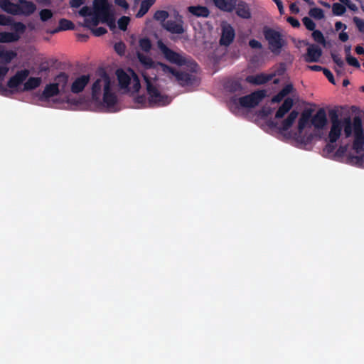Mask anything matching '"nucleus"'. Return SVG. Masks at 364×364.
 I'll use <instances>...</instances> for the list:
<instances>
[{
	"mask_svg": "<svg viewBox=\"0 0 364 364\" xmlns=\"http://www.w3.org/2000/svg\"><path fill=\"white\" fill-rule=\"evenodd\" d=\"M311 112L309 111L304 112L298 122V132L299 134L302 133L304 128L306 127L311 119Z\"/></svg>",
	"mask_w": 364,
	"mask_h": 364,
	"instance_id": "26",
	"label": "nucleus"
},
{
	"mask_svg": "<svg viewBox=\"0 0 364 364\" xmlns=\"http://www.w3.org/2000/svg\"><path fill=\"white\" fill-rule=\"evenodd\" d=\"M161 65L164 68V71L168 72L176 77V80L181 86L193 85L198 82L197 77L194 73L197 72L198 65L194 61L191 62V68L192 72L190 73L183 71H178L175 68H173L166 65Z\"/></svg>",
	"mask_w": 364,
	"mask_h": 364,
	"instance_id": "2",
	"label": "nucleus"
},
{
	"mask_svg": "<svg viewBox=\"0 0 364 364\" xmlns=\"http://www.w3.org/2000/svg\"><path fill=\"white\" fill-rule=\"evenodd\" d=\"M311 124L316 129H323L326 123V114L323 109H319L311 119Z\"/></svg>",
	"mask_w": 364,
	"mask_h": 364,
	"instance_id": "14",
	"label": "nucleus"
},
{
	"mask_svg": "<svg viewBox=\"0 0 364 364\" xmlns=\"http://www.w3.org/2000/svg\"><path fill=\"white\" fill-rule=\"evenodd\" d=\"M322 55V50L315 44H311L307 48L305 60L309 63L318 62Z\"/></svg>",
	"mask_w": 364,
	"mask_h": 364,
	"instance_id": "13",
	"label": "nucleus"
},
{
	"mask_svg": "<svg viewBox=\"0 0 364 364\" xmlns=\"http://www.w3.org/2000/svg\"><path fill=\"white\" fill-rule=\"evenodd\" d=\"M30 72L28 69L18 70L7 82V86L15 89L21 85L28 77Z\"/></svg>",
	"mask_w": 364,
	"mask_h": 364,
	"instance_id": "9",
	"label": "nucleus"
},
{
	"mask_svg": "<svg viewBox=\"0 0 364 364\" xmlns=\"http://www.w3.org/2000/svg\"><path fill=\"white\" fill-rule=\"evenodd\" d=\"M235 36V30L230 25L228 24L223 26L220 44L225 46H230L233 41Z\"/></svg>",
	"mask_w": 364,
	"mask_h": 364,
	"instance_id": "10",
	"label": "nucleus"
},
{
	"mask_svg": "<svg viewBox=\"0 0 364 364\" xmlns=\"http://www.w3.org/2000/svg\"><path fill=\"white\" fill-rule=\"evenodd\" d=\"M342 128V124H336V123H333V124H331L328 134L329 142L336 143L338 141L341 136Z\"/></svg>",
	"mask_w": 364,
	"mask_h": 364,
	"instance_id": "21",
	"label": "nucleus"
},
{
	"mask_svg": "<svg viewBox=\"0 0 364 364\" xmlns=\"http://www.w3.org/2000/svg\"><path fill=\"white\" fill-rule=\"evenodd\" d=\"M332 11L334 15L341 16L346 12V7L342 4L335 3L333 4Z\"/></svg>",
	"mask_w": 364,
	"mask_h": 364,
	"instance_id": "41",
	"label": "nucleus"
},
{
	"mask_svg": "<svg viewBox=\"0 0 364 364\" xmlns=\"http://www.w3.org/2000/svg\"><path fill=\"white\" fill-rule=\"evenodd\" d=\"M85 0H70V4L73 8H79L85 3Z\"/></svg>",
	"mask_w": 364,
	"mask_h": 364,
	"instance_id": "57",
	"label": "nucleus"
},
{
	"mask_svg": "<svg viewBox=\"0 0 364 364\" xmlns=\"http://www.w3.org/2000/svg\"><path fill=\"white\" fill-rule=\"evenodd\" d=\"M346 60H347L348 63L352 66H354L355 68H360V66L358 60L351 55L346 56Z\"/></svg>",
	"mask_w": 364,
	"mask_h": 364,
	"instance_id": "53",
	"label": "nucleus"
},
{
	"mask_svg": "<svg viewBox=\"0 0 364 364\" xmlns=\"http://www.w3.org/2000/svg\"><path fill=\"white\" fill-rule=\"evenodd\" d=\"M116 75L119 82V85L122 89H127V91H130L129 85L130 84V77L129 75L122 69H117L116 71Z\"/></svg>",
	"mask_w": 364,
	"mask_h": 364,
	"instance_id": "16",
	"label": "nucleus"
},
{
	"mask_svg": "<svg viewBox=\"0 0 364 364\" xmlns=\"http://www.w3.org/2000/svg\"><path fill=\"white\" fill-rule=\"evenodd\" d=\"M225 91H242L241 81L235 78H226L223 80Z\"/></svg>",
	"mask_w": 364,
	"mask_h": 364,
	"instance_id": "15",
	"label": "nucleus"
},
{
	"mask_svg": "<svg viewBox=\"0 0 364 364\" xmlns=\"http://www.w3.org/2000/svg\"><path fill=\"white\" fill-rule=\"evenodd\" d=\"M158 46L165 58L170 63L178 65H184L188 63L187 60L184 57L168 48L161 41H159Z\"/></svg>",
	"mask_w": 364,
	"mask_h": 364,
	"instance_id": "5",
	"label": "nucleus"
},
{
	"mask_svg": "<svg viewBox=\"0 0 364 364\" xmlns=\"http://www.w3.org/2000/svg\"><path fill=\"white\" fill-rule=\"evenodd\" d=\"M335 149L336 145L334 144V143L329 142L325 146L323 149V152L326 153L327 154H331L334 152Z\"/></svg>",
	"mask_w": 364,
	"mask_h": 364,
	"instance_id": "51",
	"label": "nucleus"
},
{
	"mask_svg": "<svg viewBox=\"0 0 364 364\" xmlns=\"http://www.w3.org/2000/svg\"><path fill=\"white\" fill-rule=\"evenodd\" d=\"M264 50H252V67L259 66L264 63Z\"/></svg>",
	"mask_w": 364,
	"mask_h": 364,
	"instance_id": "29",
	"label": "nucleus"
},
{
	"mask_svg": "<svg viewBox=\"0 0 364 364\" xmlns=\"http://www.w3.org/2000/svg\"><path fill=\"white\" fill-rule=\"evenodd\" d=\"M275 76L274 73L266 74L261 73L259 75H256L255 76H252V84L255 85H261L264 84L269 80H272L273 77Z\"/></svg>",
	"mask_w": 364,
	"mask_h": 364,
	"instance_id": "25",
	"label": "nucleus"
},
{
	"mask_svg": "<svg viewBox=\"0 0 364 364\" xmlns=\"http://www.w3.org/2000/svg\"><path fill=\"white\" fill-rule=\"evenodd\" d=\"M100 19V15H97L95 11H94V16L91 18H85L84 26L90 28H93L99 24Z\"/></svg>",
	"mask_w": 364,
	"mask_h": 364,
	"instance_id": "31",
	"label": "nucleus"
},
{
	"mask_svg": "<svg viewBox=\"0 0 364 364\" xmlns=\"http://www.w3.org/2000/svg\"><path fill=\"white\" fill-rule=\"evenodd\" d=\"M342 125L346 138L350 137L353 132V149L356 154L363 152L364 151V132L361 118L355 116L353 121L349 117L345 118Z\"/></svg>",
	"mask_w": 364,
	"mask_h": 364,
	"instance_id": "1",
	"label": "nucleus"
},
{
	"mask_svg": "<svg viewBox=\"0 0 364 364\" xmlns=\"http://www.w3.org/2000/svg\"><path fill=\"white\" fill-rule=\"evenodd\" d=\"M17 56V53L14 50H7L1 46L0 53V61L4 63H10Z\"/></svg>",
	"mask_w": 364,
	"mask_h": 364,
	"instance_id": "24",
	"label": "nucleus"
},
{
	"mask_svg": "<svg viewBox=\"0 0 364 364\" xmlns=\"http://www.w3.org/2000/svg\"><path fill=\"white\" fill-rule=\"evenodd\" d=\"M97 15H100L101 22L107 23L110 30L112 31L116 28L115 19L113 14L110 13L109 9L100 12Z\"/></svg>",
	"mask_w": 364,
	"mask_h": 364,
	"instance_id": "19",
	"label": "nucleus"
},
{
	"mask_svg": "<svg viewBox=\"0 0 364 364\" xmlns=\"http://www.w3.org/2000/svg\"><path fill=\"white\" fill-rule=\"evenodd\" d=\"M130 18L128 16H123L119 18L117 23L120 30L125 31L127 29V26L129 23Z\"/></svg>",
	"mask_w": 364,
	"mask_h": 364,
	"instance_id": "39",
	"label": "nucleus"
},
{
	"mask_svg": "<svg viewBox=\"0 0 364 364\" xmlns=\"http://www.w3.org/2000/svg\"><path fill=\"white\" fill-rule=\"evenodd\" d=\"M16 23L12 17L0 14V26H13Z\"/></svg>",
	"mask_w": 364,
	"mask_h": 364,
	"instance_id": "36",
	"label": "nucleus"
},
{
	"mask_svg": "<svg viewBox=\"0 0 364 364\" xmlns=\"http://www.w3.org/2000/svg\"><path fill=\"white\" fill-rule=\"evenodd\" d=\"M137 58L139 62L146 68H151L153 66L154 61L150 57L138 52Z\"/></svg>",
	"mask_w": 364,
	"mask_h": 364,
	"instance_id": "32",
	"label": "nucleus"
},
{
	"mask_svg": "<svg viewBox=\"0 0 364 364\" xmlns=\"http://www.w3.org/2000/svg\"><path fill=\"white\" fill-rule=\"evenodd\" d=\"M188 11L197 17L207 18L210 15L209 9L203 6H190L188 7Z\"/></svg>",
	"mask_w": 364,
	"mask_h": 364,
	"instance_id": "18",
	"label": "nucleus"
},
{
	"mask_svg": "<svg viewBox=\"0 0 364 364\" xmlns=\"http://www.w3.org/2000/svg\"><path fill=\"white\" fill-rule=\"evenodd\" d=\"M8 71L9 68L6 66H0V84L4 80Z\"/></svg>",
	"mask_w": 364,
	"mask_h": 364,
	"instance_id": "56",
	"label": "nucleus"
},
{
	"mask_svg": "<svg viewBox=\"0 0 364 364\" xmlns=\"http://www.w3.org/2000/svg\"><path fill=\"white\" fill-rule=\"evenodd\" d=\"M353 21L360 32L364 33V21L358 17H354Z\"/></svg>",
	"mask_w": 364,
	"mask_h": 364,
	"instance_id": "49",
	"label": "nucleus"
},
{
	"mask_svg": "<svg viewBox=\"0 0 364 364\" xmlns=\"http://www.w3.org/2000/svg\"><path fill=\"white\" fill-rule=\"evenodd\" d=\"M267 92H252V107L257 105V100L267 96Z\"/></svg>",
	"mask_w": 364,
	"mask_h": 364,
	"instance_id": "44",
	"label": "nucleus"
},
{
	"mask_svg": "<svg viewBox=\"0 0 364 364\" xmlns=\"http://www.w3.org/2000/svg\"><path fill=\"white\" fill-rule=\"evenodd\" d=\"M363 152H361V153H359L358 154H360V155H358V156H353V155H350L348 156V160L350 161V163L351 164H357V165H361L363 162V160H364V154H363Z\"/></svg>",
	"mask_w": 364,
	"mask_h": 364,
	"instance_id": "42",
	"label": "nucleus"
},
{
	"mask_svg": "<svg viewBox=\"0 0 364 364\" xmlns=\"http://www.w3.org/2000/svg\"><path fill=\"white\" fill-rule=\"evenodd\" d=\"M102 86V91H112L111 79L109 75L105 71H103L102 73L100 78L97 79L93 82L90 91H102L101 88Z\"/></svg>",
	"mask_w": 364,
	"mask_h": 364,
	"instance_id": "8",
	"label": "nucleus"
},
{
	"mask_svg": "<svg viewBox=\"0 0 364 364\" xmlns=\"http://www.w3.org/2000/svg\"><path fill=\"white\" fill-rule=\"evenodd\" d=\"M287 21L293 26V27H295V28H297L300 26V23L299 21L293 18V17H289L287 18Z\"/></svg>",
	"mask_w": 364,
	"mask_h": 364,
	"instance_id": "60",
	"label": "nucleus"
},
{
	"mask_svg": "<svg viewBox=\"0 0 364 364\" xmlns=\"http://www.w3.org/2000/svg\"><path fill=\"white\" fill-rule=\"evenodd\" d=\"M312 37L317 43H321L323 46H326V42L325 38L320 31L314 29L312 33Z\"/></svg>",
	"mask_w": 364,
	"mask_h": 364,
	"instance_id": "34",
	"label": "nucleus"
},
{
	"mask_svg": "<svg viewBox=\"0 0 364 364\" xmlns=\"http://www.w3.org/2000/svg\"><path fill=\"white\" fill-rule=\"evenodd\" d=\"M90 81V75H81L77 77L71 84L70 91H84L85 87Z\"/></svg>",
	"mask_w": 364,
	"mask_h": 364,
	"instance_id": "11",
	"label": "nucleus"
},
{
	"mask_svg": "<svg viewBox=\"0 0 364 364\" xmlns=\"http://www.w3.org/2000/svg\"><path fill=\"white\" fill-rule=\"evenodd\" d=\"M114 50L119 55L124 54L125 50L124 43L122 42L115 43Z\"/></svg>",
	"mask_w": 364,
	"mask_h": 364,
	"instance_id": "52",
	"label": "nucleus"
},
{
	"mask_svg": "<svg viewBox=\"0 0 364 364\" xmlns=\"http://www.w3.org/2000/svg\"><path fill=\"white\" fill-rule=\"evenodd\" d=\"M11 27L13 32H0L1 43H10L18 41L21 35H23L26 30V25L22 22L14 23V26Z\"/></svg>",
	"mask_w": 364,
	"mask_h": 364,
	"instance_id": "4",
	"label": "nucleus"
},
{
	"mask_svg": "<svg viewBox=\"0 0 364 364\" xmlns=\"http://www.w3.org/2000/svg\"><path fill=\"white\" fill-rule=\"evenodd\" d=\"M323 74L326 75V77L328 79V80L332 82L333 84H335V82H334V78H333V74L331 73V72L330 70H328V69H326L324 68L323 70Z\"/></svg>",
	"mask_w": 364,
	"mask_h": 364,
	"instance_id": "59",
	"label": "nucleus"
},
{
	"mask_svg": "<svg viewBox=\"0 0 364 364\" xmlns=\"http://www.w3.org/2000/svg\"><path fill=\"white\" fill-rule=\"evenodd\" d=\"M309 15L316 19H322L324 18L323 11L319 8H313L309 11Z\"/></svg>",
	"mask_w": 364,
	"mask_h": 364,
	"instance_id": "40",
	"label": "nucleus"
},
{
	"mask_svg": "<svg viewBox=\"0 0 364 364\" xmlns=\"http://www.w3.org/2000/svg\"><path fill=\"white\" fill-rule=\"evenodd\" d=\"M69 75L60 72L54 77L53 82L47 85L43 91H65L68 87Z\"/></svg>",
	"mask_w": 364,
	"mask_h": 364,
	"instance_id": "7",
	"label": "nucleus"
},
{
	"mask_svg": "<svg viewBox=\"0 0 364 364\" xmlns=\"http://www.w3.org/2000/svg\"><path fill=\"white\" fill-rule=\"evenodd\" d=\"M214 5L219 9L230 12L233 10V4L227 0H212Z\"/></svg>",
	"mask_w": 364,
	"mask_h": 364,
	"instance_id": "27",
	"label": "nucleus"
},
{
	"mask_svg": "<svg viewBox=\"0 0 364 364\" xmlns=\"http://www.w3.org/2000/svg\"><path fill=\"white\" fill-rule=\"evenodd\" d=\"M75 28L74 23L66 18H61L59 21L58 26L50 33L54 34L62 31L73 30Z\"/></svg>",
	"mask_w": 364,
	"mask_h": 364,
	"instance_id": "23",
	"label": "nucleus"
},
{
	"mask_svg": "<svg viewBox=\"0 0 364 364\" xmlns=\"http://www.w3.org/2000/svg\"><path fill=\"white\" fill-rule=\"evenodd\" d=\"M329 116L331 124H333V123H336V124H342L341 121L338 119V116L336 110H331L329 112Z\"/></svg>",
	"mask_w": 364,
	"mask_h": 364,
	"instance_id": "47",
	"label": "nucleus"
},
{
	"mask_svg": "<svg viewBox=\"0 0 364 364\" xmlns=\"http://www.w3.org/2000/svg\"><path fill=\"white\" fill-rule=\"evenodd\" d=\"M151 4H149V2H148L146 0H143L141 2L139 10L138 11V12L136 15V17L141 18V17L144 16L148 12V11L151 8Z\"/></svg>",
	"mask_w": 364,
	"mask_h": 364,
	"instance_id": "33",
	"label": "nucleus"
},
{
	"mask_svg": "<svg viewBox=\"0 0 364 364\" xmlns=\"http://www.w3.org/2000/svg\"><path fill=\"white\" fill-rule=\"evenodd\" d=\"M342 4L346 5L348 9H350V10L352 11H357L358 10V7L357 6L352 3L350 0H339Z\"/></svg>",
	"mask_w": 364,
	"mask_h": 364,
	"instance_id": "55",
	"label": "nucleus"
},
{
	"mask_svg": "<svg viewBox=\"0 0 364 364\" xmlns=\"http://www.w3.org/2000/svg\"><path fill=\"white\" fill-rule=\"evenodd\" d=\"M293 100L291 98H287L284 100L282 105L277 109L275 117L277 119L282 118L292 107Z\"/></svg>",
	"mask_w": 364,
	"mask_h": 364,
	"instance_id": "20",
	"label": "nucleus"
},
{
	"mask_svg": "<svg viewBox=\"0 0 364 364\" xmlns=\"http://www.w3.org/2000/svg\"><path fill=\"white\" fill-rule=\"evenodd\" d=\"M114 1H115L116 4H117L118 6H119L124 9H127L129 7V4L126 1V0H114Z\"/></svg>",
	"mask_w": 364,
	"mask_h": 364,
	"instance_id": "61",
	"label": "nucleus"
},
{
	"mask_svg": "<svg viewBox=\"0 0 364 364\" xmlns=\"http://www.w3.org/2000/svg\"><path fill=\"white\" fill-rule=\"evenodd\" d=\"M302 21L308 30L314 31L315 29V28H316L315 23L309 17L303 18Z\"/></svg>",
	"mask_w": 364,
	"mask_h": 364,
	"instance_id": "45",
	"label": "nucleus"
},
{
	"mask_svg": "<svg viewBox=\"0 0 364 364\" xmlns=\"http://www.w3.org/2000/svg\"><path fill=\"white\" fill-rule=\"evenodd\" d=\"M335 28H336V31H338V30L341 29L342 28L346 29V26L345 24H343V23H341V21H338L335 24Z\"/></svg>",
	"mask_w": 364,
	"mask_h": 364,
	"instance_id": "64",
	"label": "nucleus"
},
{
	"mask_svg": "<svg viewBox=\"0 0 364 364\" xmlns=\"http://www.w3.org/2000/svg\"><path fill=\"white\" fill-rule=\"evenodd\" d=\"M289 8L291 11L294 14H298L299 12V9L295 3L291 4Z\"/></svg>",
	"mask_w": 364,
	"mask_h": 364,
	"instance_id": "63",
	"label": "nucleus"
},
{
	"mask_svg": "<svg viewBox=\"0 0 364 364\" xmlns=\"http://www.w3.org/2000/svg\"><path fill=\"white\" fill-rule=\"evenodd\" d=\"M297 117L298 112L295 110L291 111L287 118L282 122L279 127V131H287L292 126Z\"/></svg>",
	"mask_w": 364,
	"mask_h": 364,
	"instance_id": "22",
	"label": "nucleus"
},
{
	"mask_svg": "<svg viewBox=\"0 0 364 364\" xmlns=\"http://www.w3.org/2000/svg\"><path fill=\"white\" fill-rule=\"evenodd\" d=\"M339 39L343 41V42H346L348 41V35L347 33L346 32H341L340 34H339Z\"/></svg>",
	"mask_w": 364,
	"mask_h": 364,
	"instance_id": "62",
	"label": "nucleus"
},
{
	"mask_svg": "<svg viewBox=\"0 0 364 364\" xmlns=\"http://www.w3.org/2000/svg\"><path fill=\"white\" fill-rule=\"evenodd\" d=\"M347 151V146H340L336 151L335 155L338 157H342Z\"/></svg>",
	"mask_w": 364,
	"mask_h": 364,
	"instance_id": "54",
	"label": "nucleus"
},
{
	"mask_svg": "<svg viewBox=\"0 0 364 364\" xmlns=\"http://www.w3.org/2000/svg\"><path fill=\"white\" fill-rule=\"evenodd\" d=\"M252 49H257V50H264L262 43L253 39H252Z\"/></svg>",
	"mask_w": 364,
	"mask_h": 364,
	"instance_id": "58",
	"label": "nucleus"
},
{
	"mask_svg": "<svg viewBox=\"0 0 364 364\" xmlns=\"http://www.w3.org/2000/svg\"><path fill=\"white\" fill-rule=\"evenodd\" d=\"M79 14L82 16L85 17V16H91L92 14V12L90 7L85 6H83L79 11Z\"/></svg>",
	"mask_w": 364,
	"mask_h": 364,
	"instance_id": "50",
	"label": "nucleus"
},
{
	"mask_svg": "<svg viewBox=\"0 0 364 364\" xmlns=\"http://www.w3.org/2000/svg\"><path fill=\"white\" fill-rule=\"evenodd\" d=\"M18 15H24L28 16L36 11V6L33 2L30 1L18 0Z\"/></svg>",
	"mask_w": 364,
	"mask_h": 364,
	"instance_id": "12",
	"label": "nucleus"
},
{
	"mask_svg": "<svg viewBox=\"0 0 364 364\" xmlns=\"http://www.w3.org/2000/svg\"><path fill=\"white\" fill-rule=\"evenodd\" d=\"M41 78L39 77H31L24 83V90L26 91L29 90H33L37 88L41 83Z\"/></svg>",
	"mask_w": 364,
	"mask_h": 364,
	"instance_id": "28",
	"label": "nucleus"
},
{
	"mask_svg": "<svg viewBox=\"0 0 364 364\" xmlns=\"http://www.w3.org/2000/svg\"><path fill=\"white\" fill-rule=\"evenodd\" d=\"M91 31L95 36H101L107 32V29L104 27L93 28H91Z\"/></svg>",
	"mask_w": 364,
	"mask_h": 364,
	"instance_id": "48",
	"label": "nucleus"
},
{
	"mask_svg": "<svg viewBox=\"0 0 364 364\" xmlns=\"http://www.w3.org/2000/svg\"><path fill=\"white\" fill-rule=\"evenodd\" d=\"M264 33L271 52L276 55H279L282 51V48L286 45V41L279 32L274 30L267 28Z\"/></svg>",
	"mask_w": 364,
	"mask_h": 364,
	"instance_id": "3",
	"label": "nucleus"
},
{
	"mask_svg": "<svg viewBox=\"0 0 364 364\" xmlns=\"http://www.w3.org/2000/svg\"><path fill=\"white\" fill-rule=\"evenodd\" d=\"M53 16V14L50 9H44L40 11L39 12V16L40 19L43 22H46L50 19Z\"/></svg>",
	"mask_w": 364,
	"mask_h": 364,
	"instance_id": "38",
	"label": "nucleus"
},
{
	"mask_svg": "<svg viewBox=\"0 0 364 364\" xmlns=\"http://www.w3.org/2000/svg\"><path fill=\"white\" fill-rule=\"evenodd\" d=\"M0 7L8 14L18 15V4H14L9 0H0Z\"/></svg>",
	"mask_w": 364,
	"mask_h": 364,
	"instance_id": "17",
	"label": "nucleus"
},
{
	"mask_svg": "<svg viewBox=\"0 0 364 364\" xmlns=\"http://www.w3.org/2000/svg\"><path fill=\"white\" fill-rule=\"evenodd\" d=\"M174 18L173 20H167L164 24V28L168 32L173 34H182L185 30L183 28V17L178 11L174 12Z\"/></svg>",
	"mask_w": 364,
	"mask_h": 364,
	"instance_id": "6",
	"label": "nucleus"
},
{
	"mask_svg": "<svg viewBox=\"0 0 364 364\" xmlns=\"http://www.w3.org/2000/svg\"><path fill=\"white\" fill-rule=\"evenodd\" d=\"M94 9L97 14L109 10V6L107 0H94Z\"/></svg>",
	"mask_w": 364,
	"mask_h": 364,
	"instance_id": "30",
	"label": "nucleus"
},
{
	"mask_svg": "<svg viewBox=\"0 0 364 364\" xmlns=\"http://www.w3.org/2000/svg\"><path fill=\"white\" fill-rule=\"evenodd\" d=\"M140 48L144 52H149L151 48V42L148 38H143L139 42Z\"/></svg>",
	"mask_w": 364,
	"mask_h": 364,
	"instance_id": "37",
	"label": "nucleus"
},
{
	"mask_svg": "<svg viewBox=\"0 0 364 364\" xmlns=\"http://www.w3.org/2000/svg\"><path fill=\"white\" fill-rule=\"evenodd\" d=\"M168 12L164 10H158L154 13V18L161 22H166V19L168 17Z\"/></svg>",
	"mask_w": 364,
	"mask_h": 364,
	"instance_id": "35",
	"label": "nucleus"
},
{
	"mask_svg": "<svg viewBox=\"0 0 364 364\" xmlns=\"http://www.w3.org/2000/svg\"><path fill=\"white\" fill-rule=\"evenodd\" d=\"M237 14L245 18H250V11L249 9H245L242 7V5H239L237 9Z\"/></svg>",
	"mask_w": 364,
	"mask_h": 364,
	"instance_id": "43",
	"label": "nucleus"
},
{
	"mask_svg": "<svg viewBox=\"0 0 364 364\" xmlns=\"http://www.w3.org/2000/svg\"><path fill=\"white\" fill-rule=\"evenodd\" d=\"M331 57L333 58V62L336 64V65L341 69L343 68L345 63L342 60L341 57L338 54L336 53H332Z\"/></svg>",
	"mask_w": 364,
	"mask_h": 364,
	"instance_id": "46",
	"label": "nucleus"
}]
</instances>
